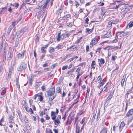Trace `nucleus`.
I'll return each instance as SVG.
<instances>
[{
    "mask_svg": "<svg viewBox=\"0 0 133 133\" xmlns=\"http://www.w3.org/2000/svg\"><path fill=\"white\" fill-rule=\"evenodd\" d=\"M46 93L49 96V99L48 101V103L51 105L53 104V100L54 99L56 96V94L54 95L55 92V89L54 88L50 89L46 92Z\"/></svg>",
    "mask_w": 133,
    "mask_h": 133,
    "instance_id": "nucleus-1",
    "label": "nucleus"
},
{
    "mask_svg": "<svg viewBox=\"0 0 133 133\" xmlns=\"http://www.w3.org/2000/svg\"><path fill=\"white\" fill-rule=\"evenodd\" d=\"M46 3L43 4L42 2L39 3L38 5L37 9H40L42 13H44L46 9Z\"/></svg>",
    "mask_w": 133,
    "mask_h": 133,
    "instance_id": "nucleus-2",
    "label": "nucleus"
},
{
    "mask_svg": "<svg viewBox=\"0 0 133 133\" xmlns=\"http://www.w3.org/2000/svg\"><path fill=\"white\" fill-rule=\"evenodd\" d=\"M128 33H129L128 32H125L124 31L117 32L116 34V36L115 37V38L112 41V42L113 43H115L117 42V39L118 38L117 35L120 37H121L122 36H125L127 35Z\"/></svg>",
    "mask_w": 133,
    "mask_h": 133,
    "instance_id": "nucleus-3",
    "label": "nucleus"
},
{
    "mask_svg": "<svg viewBox=\"0 0 133 133\" xmlns=\"http://www.w3.org/2000/svg\"><path fill=\"white\" fill-rule=\"evenodd\" d=\"M26 67V64L25 63L23 62L17 68V69L18 71H21L24 70Z\"/></svg>",
    "mask_w": 133,
    "mask_h": 133,
    "instance_id": "nucleus-4",
    "label": "nucleus"
},
{
    "mask_svg": "<svg viewBox=\"0 0 133 133\" xmlns=\"http://www.w3.org/2000/svg\"><path fill=\"white\" fill-rule=\"evenodd\" d=\"M6 89L5 88H2L0 90V98H2L5 96Z\"/></svg>",
    "mask_w": 133,
    "mask_h": 133,
    "instance_id": "nucleus-5",
    "label": "nucleus"
},
{
    "mask_svg": "<svg viewBox=\"0 0 133 133\" xmlns=\"http://www.w3.org/2000/svg\"><path fill=\"white\" fill-rule=\"evenodd\" d=\"M61 116L59 115H58L57 116V118L55 119H54V123L56 125H58V124H59L60 123V120L61 119Z\"/></svg>",
    "mask_w": 133,
    "mask_h": 133,
    "instance_id": "nucleus-6",
    "label": "nucleus"
},
{
    "mask_svg": "<svg viewBox=\"0 0 133 133\" xmlns=\"http://www.w3.org/2000/svg\"><path fill=\"white\" fill-rule=\"evenodd\" d=\"M97 42L98 41L96 38H94L90 42V46L92 47L93 45L97 43Z\"/></svg>",
    "mask_w": 133,
    "mask_h": 133,
    "instance_id": "nucleus-7",
    "label": "nucleus"
},
{
    "mask_svg": "<svg viewBox=\"0 0 133 133\" xmlns=\"http://www.w3.org/2000/svg\"><path fill=\"white\" fill-rule=\"evenodd\" d=\"M112 35L111 34V30L109 29L107 33L104 35V36L106 38H109L111 37Z\"/></svg>",
    "mask_w": 133,
    "mask_h": 133,
    "instance_id": "nucleus-8",
    "label": "nucleus"
},
{
    "mask_svg": "<svg viewBox=\"0 0 133 133\" xmlns=\"http://www.w3.org/2000/svg\"><path fill=\"white\" fill-rule=\"evenodd\" d=\"M69 35L70 34L68 33L67 31H66L65 33L63 34L61 36V39H63L66 37H69Z\"/></svg>",
    "mask_w": 133,
    "mask_h": 133,
    "instance_id": "nucleus-9",
    "label": "nucleus"
},
{
    "mask_svg": "<svg viewBox=\"0 0 133 133\" xmlns=\"http://www.w3.org/2000/svg\"><path fill=\"white\" fill-rule=\"evenodd\" d=\"M25 53V51L24 50L21 53H19L17 55V58H23L24 57V54Z\"/></svg>",
    "mask_w": 133,
    "mask_h": 133,
    "instance_id": "nucleus-10",
    "label": "nucleus"
},
{
    "mask_svg": "<svg viewBox=\"0 0 133 133\" xmlns=\"http://www.w3.org/2000/svg\"><path fill=\"white\" fill-rule=\"evenodd\" d=\"M9 50L10 51V55L8 58V60H9L10 61L11 59L13 56V53L12 51V48L10 47L9 49Z\"/></svg>",
    "mask_w": 133,
    "mask_h": 133,
    "instance_id": "nucleus-11",
    "label": "nucleus"
},
{
    "mask_svg": "<svg viewBox=\"0 0 133 133\" xmlns=\"http://www.w3.org/2000/svg\"><path fill=\"white\" fill-rule=\"evenodd\" d=\"M98 61L100 63H99V65L101 67V64H104V60L103 58H101V59H98Z\"/></svg>",
    "mask_w": 133,
    "mask_h": 133,
    "instance_id": "nucleus-12",
    "label": "nucleus"
},
{
    "mask_svg": "<svg viewBox=\"0 0 133 133\" xmlns=\"http://www.w3.org/2000/svg\"><path fill=\"white\" fill-rule=\"evenodd\" d=\"M13 117L12 115H10L9 116V123H14Z\"/></svg>",
    "mask_w": 133,
    "mask_h": 133,
    "instance_id": "nucleus-13",
    "label": "nucleus"
},
{
    "mask_svg": "<svg viewBox=\"0 0 133 133\" xmlns=\"http://www.w3.org/2000/svg\"><path fill=\"white\" fill-rule=\"evenodd\" d=\"M55 114V112L53 111H52L51 112V116L52 118V119L53 120L55 119L56 118V116Z\"/></svg>",
    "mask_w": 133,
    "mask_h": 133,
    "instance_id": "nucleus-14",
    "label": "nucleus"
},
{
    "mask_svg": "<svg viewBox=\"0 0 133 133\" xmlns=\"http://www.w3.org/2000/svg\"><path fill=\"white\" fill-rule=\"evenodd\" d=\"M133 110L131 109L128 112L127 114L125 116L127 117H129L133 113Z\"/></svg>",
    "mask_w": 133,
    "mask_h": 133,
    "instance_id": "nucleus-15",
    "label": "nucleus"
},
{
    "mask_svg": "<svg viewBox=\"0 0 133 133\" xmlns=\"http://www.w3.org/2000/svg\"><path fill=\"white\" fill-rule=\"evenodd\" d=\"M125 125V124L123 122H121L120 125L119 126V127L120 131H121Z\"/></svg>",
    "mask_w": 133,
    "mask_h": 133,
    "instance_id": "nucleus-16",
    "label": "nucleus"
},
{
    "mask_svg": "<svg viewBox=\"0 0 133 133\" xmlns=\"http://www.w3.org/2000/svg\"><path fill=\"white\" fill-rule=\"evenodd\" d=\"M107 128L104 127L103 129L101 131L100 133H107Z\"/></svg>",
    "mask_w": 133,
    "mask_h": 133,
    "instance_id": "nucleus-17",
    "label": "nucleus"
},
{
    "mask_svg": "<svg viewBox=\"0 0 133 133\" xmlns=\"http://www.w3.org/2000/svg\"><path fill=\"white\" fill-rule=\"evenodd\" d=\"M76 133H79V132L80 131V127L78 126L77 123H76Z\"/></svg>",
    "mask_w": 133,
    "mask_h": 133,
    "instance_id": "nucleus-18",
    "label": "nucleus"
},
{
    "mask_svg": "<svg viewBox=\"0 0 133 133\" xmlns=\"http://www.w3.org/2000/svg\"><path fill=\"white\" fill-rule=\"evenodd\" d=\"M34 76L33 75H31L30 79L29 80V83L30 85H31L32 84V81Z\"/></svg>",
    "mask_w": 133,
    "mask_h": 133,
    "instance_id": "nucleus-19",
    "label": "nucleus"
},
{
    "mask_svg": "<svg viewBox=\"0 0 133 133\" xmlns=\"http://www.w3.org/2000/svg\"><path fill=\"white\" fill-rule=\"evenodd\" d=\"M101 15L103 16L105 14V9L104 8H102L101 10Z\"/></svg>",
    "mask_w": 133,
    "mask_h": 133,
    "instance_id": "nucleus-20",
    "label": "nucleus"
},
{
    "mask_svg": "<svg viewBox=\"0 0 133 133\" xmlns=\"http://www.w3.org/2000/svg\"><path fill=\"white\" fill-rule=\"evenodd\" d=\"M25 109L27 112H30L31 114L33 113V112L31 108H30L29 109L27 107Z\"/></svg>",
    "mask_w": 133,
    "mask_h": 133,
    "instance_id": "nucleus-21",
    "label": "nucleus"
},
{
    "mask_svg": "<svg viewBox=\"0 0 133 133\" xmlns=\"http://www.w3.org/2000/svg\"><path fill=\"white\" fill-rule=\"evenodd\" d=\"M61 92V89L59 87H57L56 89V92L59 93Z\"/></svg>",
    "mask_w": 133,
    "mask_h": 133,
    "instance_id": "nucleus-22",
    "label": "nucleus"
},
{
    "mask_svg": "<svg viewBox=\"0 0 133 133\" xmlns=\"http://www.w3.org/2000/svg\"><path fill=\"white\" fill-rule=\"evenodd\" d=\"M113 95V94H110V95L108 96V97H107V99H106V102L108 101H110V99H111Z\"/></svg>",
    "mask_w": 133,
    "mask_h": 133,
    "instance_id": "nucleus-23",
    "label": "nucleus"
},
{
    "mask_svg": "<svg viewBox=\"0 0 133 133\" xmlns=\"http://www.w3.org/2000/svg\"><path fill=\"white\" fill-rule=\"evenodd\" d=\"M14 62H14V64H13L12 65L10 66V68L9 69V71L12 72V69H13V67L16 63V61L15 60Z\"/></svg>",
    "mask_w": 133,
    "mask_h": 133,
    "instance_id": "nucleus-24",
    "label": "nucleus"
},
{
    "mask_svg": "<svg viewBox=\"0 0 133 133\" xmlns=\"http://www.w3.org/2000/svg\"><path fill=\"white\" fill-rule=\"evenodd\" d=\"M17 33L18 34L17 36H19V35L21 36L24 33V32L23 30H21L20 31L17 32Z\"/></svg>",
    "mask_w": 133,
    "mask_h": 133,
    "instance_id": "nucleus-25",
    "label": "nucleus"
},
{
    "mask_svg": "<svg viewBox=\"0 0 133 133\" xmlns=\"http://www.w3.org/2000/svg\"><path fill=\"white\" fill-rule=\"evenodd\" d=\"M16 82L17 86L18 87H19V85L18 83V78H16Z\"/></svg>",
    "mask_w": 133,
    "mask_h": 133,
    "instance_id": "nucleus-26",
    "label": "nucleus"
},
{
    "mask_svg": "<svg viewBox=\"0 0 133 133\" xmlns=\"http://www.w3.org/2000/svg\"><path fill=\"white\" fill-rule=\"evenodd\" d=\"M61 38V36H60V33L59 32L58 34V36L57 38V41H59L60 40V38Z\"/></svg>",
    "mask_w": 133,
    "mask_h": 133,
    "instance_id": "nucleus-27",
    "label": "nucleus"
},
{
    "mask_svg": "<svg viewBox=\"0 0 133 133\" xmlns=\"http://www.w3.org/2000/svg\"><path fill=\"white\" fill-rule=\"evenodd\" d=\"M17 23H16V22H12V24L10 26H11L12 28L13 27L16 25Z\"/></svg>",
    "mask_w": 133,
    "mask_h": 133,
    "instance_id": "nucleus-28",
    "label": "nucleus"
},
{
    "mask_svg": "<svg viewBox=\"0 0 133 133\" xmlns=\"http://www.w3.org/2000/svg\"><path fill=\"white\" fill-rule=\"evenodd\" d=\"M23 103L24 107L25 109H26L27 108V106L26 105V102L25 101H23Z\"/></svg>",
    "mask_w": 133,
    "mask_h": 133,
    "instance_id": "nucleus-29",
    "label": "nucleus"
},
{
    "mask_svg": "<svg viewBox=\"0 0 133 133\" xmlns=\"http://www.w3.org/2000/svg\"><path fill=\"white\" fill-rule=\"evenodd\" d=\"M12 28H12L11 27V26H10L9 28L8 29V31H7L8 34H9V33L10 32L11 30L12 29Z\"/></svg>",
    "mask_w": 133,
    "mask_h": 133,
    "instance_id": "nucleus-30",
    "label": "nucleus"
},
{
    "mask_svg": "<svg viewBox=\"0 0 133 133\" xmlns=\"http://www.w3.org/2000/svg\"><path fill=\"white\" fill-rule=\"evenodd\" d=\"M49 51L50 52H52L54 51V49L52 47H50L49 48Z\"/></svg>",
    "mask_w": 133,
    "mask_h": 133,
    "instance_id": "nucleus-31",
    "label": "nucleus"
},
{
    "mask_svg": "<svg viewBox=\"0 0 133 133\" xmlns=\"http://www.w3.org/2000/svg\"><path fill=\"white\" fill-rule=\"evenodd\" d=\"M104 84V83L103 82V80H102V79H101L99 82V85H100V87H101L103 86Z\"/></svg>",
    "mask_w": 133,
    "mask_h": 133,
    "instance_id": "nucleus-32",
    "label": "nucleus"
},
{
    "mask_svg": "<svg viewBox=\"0 0 133 133\" xmlns=\"http://www.w3.org/2000/svg\"><path fill=\"white\" fill-rule=\"evenodd\" d=\"M128 25L129 28L133 26V22H130L128 24Z\"/></svg>",
    "mask_w": 133,
    "mask_h": 133,
    "instance_id": "nucleus-33",
    "label": "nucleus"
},
{
    "mask_svg": "<svg viewBox=\"0 0 133 133\" xmlns=\"http://www.w3.org/2000/svg\"><path fill=\"white\" fill-rule=\"evenodd\" d=\"M38 99H39V101L40 102H41L43 101V97L42 96H40V95H39V96H38Z\"/></svg>",
    "mask_w": 133,
    "mask_h": 133,
    "instance_id": "nucleus-34",
    "label": "nucleus"
},
{
    "mask_svg": "<svg viewBox=\"0 0 133 133\" xmlns=\"http://www.w3.org/2000/svg\"><path fill=\"white\" fill-rule=\"evenodd\" d=\"M63 46L62 45H59L58 46H57L56 48V49H61L63 48Z\"/></svg>",
    "mask_w": 133,
    "mask_h": 133,
    "instance_id": "nucleus-35",
    "label": "nucleus"
},
{
    "mask_svg": "<svg viewBox=\"0 0 133 133\" xmlns=\"http://www.w3.org/2000/svg\"><path fill=\"white\" fill-rule=\"evenodd\" d=\"M44 48H45L44 47H42L41 48V50L42 52H43V53H45V52H46V51L44 49Z\"/></svg>",
    "mask_w": 133,
    "mask_h": 133,
    "instance_id": "nucleus-36",
    "label": "nucleus"
},
{
    "mask_svg": "<svg viewBox=\"0 0 133 133\" xmlns=\"http://www.w3.org/2000/svg\"><path fill=\"white\" fill-rule=\"evenodd\" d=\"M78 58V57L77 56H74L72 58H71L70 59H71V61H73L74 59H77Z\"/></svg>",
    "mask_w": 133,
    "mask_h": 133,
    "instance_id": "nucleus-37",
    "label": "nucleus"
},
{
    "mask_svg": "<svg viewBox=\"0 0 133 133\" xmlns=\"http://www.w3.org/2000/svg\"><path fill=\"white\" fill-rule=\"evenodd\" d=\"M78 116H77L75 118V123H74L75 124L76 122H77V123H78Z\"/></svg>",
    "mask_w": 133,
    "mask_h": 133,
    "instance_id": "nucleus-38",
    "label": "nucleus"
},
{
    "mask_svg": "<svg viewBox=\"0 0 133 133\" xmlns=\"http://www.w3.org/2000/svg\"><path fill=\"white\" fill-rule=\"evenodd\" d=\"M125 81V80H124V79H122L121 83V86L122 87H123V86Z\"/></svg>",
    "mask_w": 133,
    "mask_h": 133,
    "instance_id": "nucleus-39",
    "label": "nucleus"
},
{
    "mask_svg": "<svg viewBox=\"0 0 133 133\" xmlns=\"http://www.w3.org/2000/svg\"><path fill=\"white\" fill-rule=\"evenodd\" d=\"M78 90H77V92H75V94L74 96L72 97V99H73L75 98L76 97V96L77 95V92H78Z\"/></svg>",
    "mask_w": 133,
    "mask_h": 133,
    "instance_id": "nucleus-40",
    "label": "nucleus"
},
{
    "mask_svg": "<svg viewBox=\"0 0 133 133\" xmlns=\"http://www.w3.org/2000/svg\"><path fill=\"white\" fill-rule=\"evenodd\" d=\"M43 13H42V12H41V11H40L38 12V15L37 16L38 17H40L43 14Z\"/></svg>",
    "mask_w": 133,
    "mask_h": 133,
    "instance_id": "nucleus-41",
    "label": "nucleus"
},
{
    "mask_svg": "<svg viewBox=\"0 0 133 133\" xmlns=\"http://www.w3.org/2000/svg\"><path fill=\"white\" fill-rule=\"evenodd\" d=\"M108 84V83H107L106 85L104 87V91H105V92H107V85Z\"/></svg>",
    "mask_w": 133,
    "mask_h": 133,
    "instance_id": "nucleus-42",
    "label": "nucleus"
},
{
    "mask_svg": "<svg viewBox=\"0 0 133 133\" xmlns=\"http://www.w3.org/2000/svg\"><path fill=\"white\" fill-rule=\"evenodd\" d=\"M24 121L26 123H28V119L26 117V116H25L24 117Z\"/></svg>",
    "mask_w": 133,
    "mask_h": 133,
    "instance_id": "nucleus-43",
    "label": "nucleus"
},
{
    "mask_svg": "<svg viewBox=\"0 0 133 133\" xmlns=\"http://www.w3.org/2000/svg\"><path fill=\"white\" fill-rule=\"evenodd\" d=\"M89 45H87L86 46V50L87 52L89 51Z\"/></svg>",
    "mask_w": 133,
    "mask_h": 133,
    "instance_id": "nucleus-44",
    "label": "nucleus"
},
{
    "mask_svg": "<svg viewBox=\"0 0 133 133\" xmlns=\"http://www.w3.org/2000/svg\"><path fill=\"white\" fill-rule=\"evenodd\" d=\"M29 103L30 105L31 106L32 105V103L33 102V100L32 99H30L29 100Z\"/></svg>",
    "mask_w": 133,
    "mask_h": 133,
    "instance_id": "nucleus-45",
    "label": "nucleus"
},
{
    "mask_svg": "<svg viewBox=\"0 0 133 133\" xmlns=\"http://www.w3.org/2000/svg\"><path fill=\"white\" fill-rule=\"evenodd\" d=\"M111 21L112 24H116L118 22L117 21Z\"/></svg>",
    "mask_w": 133,
    "mask_h": 133,
    "instance_id": "nucleus-46",
    "label": "nucleus"
},
{
    "mask_svg": "<svg viewBox=\"0 0 133 133\" xmlns=\"http://www.w3.org/2000/svg\"><path fill=\"white\" fill-rule=\"evenodd\" d=\"M127 12V11L126 10H124L122 11V14L123 15L124 14L126 13Z\"/></svg>",
    "mask_w": 133,
    "mask_h": 133,
    "instance_id": "nucleus-47",
    "label": "nucleus"
},
{
    "mask_svg": "<svg viewBox=\"0 0 133 133\" xmlns=\"http://www.w3.org/2000/svg\"><path fill=\"white\" fill-rule=\"evenodd\" d=\"M40 86V84L38 83H37L36 84L35 88H37L38 87Z\"/></svg>",
    "mask_w": 133,
    "mask_h": 133,
    "instance_id": "nucleus-48",
    "label": "nucleus"
},
{
    "mask_svg": "<svg viewBox=\"0 0 133 133\" xmlns=\"http://www.w3.org/2000/svg\"><path fill=\"white\" fill-rule=\"evenodd\" d=\"M85 117L83 119H82L81 122V123L82 124H84V122L85 121Z\"/></svg>",
    "mask_w": 133,
    "mask_h": 133,
    "instance_id": "nucleus-49",
    "label": "nucleus"
},
{
    "mask_svg": "<svg viewBox=\"0 0 133 133\" xmlns=\"http://www.w3.org/2000/svg\"><path fill=\"white\" fill-rule=\"evenodd\" d=\"M66 25L68 26H71L72 24L70 23H68L66 24Z\"/></svg>",
    "mask_w": 133,
    "mask_h": 133,
    "instance_id": "nucleus-50",
    "label": "nucleus"
},
{
    "mask_svg": "<svg viewBox=\"0 0 133 133\" xmlns=\"http://www.w3.org/2000/svg\"><path fill=\"white\" fill-rule=\"evenodd\" d=\"M50 70L49 68H45L44 69L43 71H44L46 72L49 71Z\"/></svg>",
    "mask_w": 133,
    "mask_h": 133,
    "instance_id": "nucleus-51",
    "label": "nucleus"
},
{
    "mask_svg": "<svg viewBox=\"0 0 133 133\" xmlns=\"http://www.w3.org/2000/svg\"><path fill=\"white\" fill-rule=\"evenodd\" d=\"M67 74H68V75H73V73L70 71H69L68 72Z\"/></svg>",
    "mask_w": 133,
    "mask_h": 133,
    "instance_id": "nucleus-52",
    "label": "nucleus"
},
{
    "mask_svg": "<svg viewBox=\"0 0 133 133\" xmlns=\"http://www.w3.org/2000/svg\"><path fill=\"white\" fill-rule=\"evenodd\" d=\"M112 23L111 21H110L108 23V26L109 27H111L112 26Z\"/></svg>",
    "mask_w": 133,
    "mask_h": 133,
    "instance_id": "nucleus-53",
    "label": "nucleus"
},
{
    "mask_svg": "<svg viewBox=\"0 0 133 133\" xmlns=\"http://www.w3.org/2000/svg\"><path fill=\"white\" fill-rule=\"evenodd\" d=\"M68 66H63L62 68V70H64L65 69H66L68 68Z\"/></svg>",
    "mask_w": 133,
    "mask_h": 133,
    "instance_id": "nucleus-54",
    "label": "nucleus"
},
{
    "mask_svg": "<svg viewBox=\"0 0 133 133\" xmlns=\"http://www.w3.org/2000/svg\"><path fill=\"white\" fill-rule=\"evenodd\" d=\"M19 5V4L15 3L13 5V6H14L15 7L17 8Z\"/></svg>",
    "mask_w": 133,
    "mask_h": 133,
    "instance_id": "nucleus-55",
    "label": "nucleus"
},
{
    "mask_svg": "<svg viewBox=\"0 0 133 133\" xmlns=\"http://www.w3.org/2000/svg\"><path fill=\"white\" fill-rule=\"evenodd\" d=\"M89 21V19L88 18H87L85 20V23H86L87 24H88V21Z\"/></svg>",
    "mask_w": 133,
    "mask_h": 133,
    "instance_id": "nucleus-56",
    "label": "nucleus"
},
{
    "mask_svg": "<svg viewBox=\"0 0 133 133\" xmlns=\"http://www.w3.org/2000/svg\"><path fill=\"white\" fill-rule=\"evenodd\" d=\"M39 96L38 94H36L35 96L33 97V98L34 99H36V98L37 97H38Z\"/></svg>",
    "mask_w": 133,
    "mask_h": 133,
    "instance_id": "nucleus-57",
    "label": "nucleus"
},
{
    "mask_svg": "<svg viewBox=\"0 0 133 133\" xmlns=\"http://www.w3.org/2000/svg\"><path fill=\"white\" fill-rule=\"evenodd\" d=\"M81 70V68L80 67H78L77 70L76 71V72H77L78 73H79V72L80 70Z\"/></svg>",
    "mask_w": 133,
    "mask_h": 133,
    "instance_id": "nucleus-58",
    "label": "nucleus"
},
{
    "mask_svg": "<svg viewBox=\"0 0 133 133\" xmlns=\"http://www.w3.org/2000/svg\"><path fill=\"white\" fill-rule=\"evenodd\" d=\"M96 64L95 63V61H92L91 65H96Z\"/></svg>",
    "mask_w": 133,
    "mask_h": 133,
    "instance_id": "nucleus-59",
    "label": "nucleus"
},
{
    "mask_svg": "<svg viewBox=\"0 0 133 133\" xmlns=\"http://www.w3.org/2000/svg\"><path fill=\"white\" fill-rule=\"evenodd\" d=\"M85 63H83L80 64L78 66H83L84 65H85Z\"/></svg>",
    "mask_w": 133,
    "mask_h": 133,
    "instance_id": "nucleus-60",
    "label": "nucleus"
},
{
    "mask_svg": "<svg viewBox=\"0 0 133 133\" xmlns=\"http://www.w3.org/2000/svg\"><path fill=\"white\" fill-rule=\"evenodd\" d=\"M3 47V44L2 43L0 46V53L1 52V50Z\"/></svg>",
    "mask_w": 133,
    "mask_h": 133,
    "instance_id": "nucleus-61",
    "label": "nucleus"
},
{
    "mask_svg": "<svg viewBox=\"0 0 133 133\" xmlns=\"http://www.w3.org/2000/svg\"><path fill=\"white\" fill-rule=\"evenodd\" d=\"M132 92L131 90L128 91H127V96H128V95L130 94Z\"/></svg>",
    "mask_w": 133,
    "mask_h": 133,
    "instance_id": "nucleus-62",
    "label": "nucleus"
},
{
    "mask_svg": "<svg viewBox=\"0 0 133 133\" xmlns=\"http://www.w3.org/2000/svg\"><path fill=\"white\" fill-rule=\"evenodd\" d=\"M42 66L43 67H45L47 66H48V65L47 64V63H46L43 64Z\"/></svg>",
    "mask_w": 133,
    "mask_h": 133,
    "instance_id": "nucleus-63",
    "label": "nucleus"
},
{
    "mask_svg": "<svg viewBox=\"0 0 133 133\" xmlns=\"http://www.w3.org/2000/svg\"><path fill=\"white\" fill-rule=\"evenodd\" d=\"M57 65V64H55L53 65H52L51 66V68H53L55 67Z\"/></svg>",
    "mask_w": 133,
    "mask_h": 133,
    "instance_id": "nucleus-64",
    "label": "nucleus"
}]
</instances>
